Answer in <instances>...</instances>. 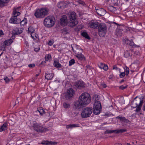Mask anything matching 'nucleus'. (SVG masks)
I'll return each mask as SVG.
<instances>
[{
    "label": "nucleus",
    "mask_w": 145,
    "mask_h": 145,
    "mask_svg": "<svg viewBox=\"0 0 145 145\" xmlns=\"http://www.w3.org/2000/svg\"><path fill=\"white\" fill-rule=\"evenodd\" d=\"M20 8V7H14L13 11V16L9 20V22L10 23L17 24L20 22V19L18 18V16L20 14V13L18 11V10Z\"/></svg>",
    "instance_id": "obj_1"
},
{
    "label": "nucleus",
    "mask_w": 145,
    "mask_h": 145,
    "mask_svg": "<svg viewBox=\"0 0 145 145\" xmlns=\"http://www.w3.org/2000/svg\"><path fill=\"white\" fill-rule=\"evenodd\" d=\"M78 99L85 106L87 105L90 102L91 97L89 93L85 92L83 93L79 97Z\"/></svg>",
    "instance_id": "obj_2"
},
{
    "label": "nucleus",
    "mask_w": 145,
    "mask_h": 145,
    "mask_svg": "<svg viewBox=\"0 0 145 145\" xmlns=\"http://www.w3.org/2000/svg\"><path fill=\"white\" fill-rule=\"evenodd\" d=\"M49 12V9L47 8H41L37 9L34 14L35 16L37 18H43L45 16L47 15Z\"/></svg>",
    "instance_id": "obj_3"
},
{
    "label": "nucleus",
    "mask_w": 145,
    "mask_h": 145,
    "mask_svg": "<svg viewBox=\"0 0 145 145\" xmlns=\"http://www.w3.org/2000/svg\"><path fill=\"white\" fill-rule=\"evenodd\" d=\"M136 98L134 99L133 101L131 103V106L133 108H136L135 110L136 112H139L141 110L143 101L140 99L137 100L135 99Z\"/></svg>",
    "instance_id": "obj_4"
},
{
    "label": "nucleus",
    "mask_w": 145,
    "mask_h": 145,
    "mask_svg": "<svg viewBox=\"0 0 145 145\" xmlns=\"http://www.w3.org/2000/svg\"><path fill=\"white\" fill-rule=\"evenodd\" d=\"M33 127L34 129L39 132L43 133L48 131V129L44 127L41 124L34 121L33 123Z\"/></svg>",
    "instance_id": "obj_5"
},
{
    "label": "nucleus",
    "mask_w": 145,
    "mask_h": 145,
    "mask_svg": "<svg viewBox=\"0 0 145 145\" xmlns=\"http://www.w3.org/2000/svg\"><path fill=\"white\" fill-rule=\"evenodd\" d=\"M55 21L52 16H48L45 18L44 21V25L47 27H51L54 26Z\"/></svg>",
    "instance_id": "obj_6"
},
{
    "label": "nucleus",
    "mask_w": 145,
    "mask_h": 145,
    "mask_svg": "<svg viewBox=\"0 0 145 145\" xmlns=\"http://www.w3.org/2000/svg\"><path fill=\"white\" fill-rule=\"evenodd\" d=\"M92 108L91 107H86L84 108L81 114L83 118H86L89 117L92 112Z\"/></svg>",
    "instance_id": "obj_7"
},
{
    "label": "nucleus",
    "mask_w": 145,
    "mask_h": 145,
    "mask_svg": "<svg viewBox=\"0 0 145 145\" xmlns=\"http://www.w3.org/2000/svg\"><path fill=\"white\" fill-rule=\"evenodd\" d=\"M70 22L68 23L69 26L73 27L78 23V22L76 20V15L74 12H72L69 16Z\"/></svg>",
    "instance_id": "obj_8"
},
{
    "label": "nucleus",
    "mask_w": 145,
    "mask_h": 145,
    "mask_svg": "<svg viewBox=\"0 0 145 145\" xmlns=\"http://www.w3.org/2000/svg\"><path fill=\"white\" fill-rule=\"evenodd\" d=\"M98 28V33L99 36L101 37H103L105 35L107 29L106 24L103 23L100 24L99 25Z\"/></svg>",
    "instance_id": "obj_9"
},
{
    "label": "nucleus",
    "mask_w": 145,
    "mask_h": 145,
    "mask_svg": "<svg viewBox=\"0 0 145 145\" xmlns=\"http://www.w3.org/2000/svg\"><path fill=\"white\" fill-rule=\"evenodd\" d=\"M101 109V106L100 102L98 101H96L95 102L93 106V113L95 115H98L100 113Z\"/></svg>",
    "instance_id": "obj_10"
},
{
    "label": "nucleus",
    "mask_w": 145,
    "mask_h": 145,
    "mask_svg": "<svg viewBox=\"0 0 145 145\" xmlns=\"http://www.w3.org/2000/svg\"><path fill=\"white\" fill-rule=\"evenodd\" d=\"M84 107V106L79 99L77 101L75 102L74 103L73 107L76 110H79Z\"/></svg>",
    "instance_id": "obj_11"
},
{
    "label": "nucleus",
    "mask_w": 145,
    "mask_h": 145,
    "mask_svg": "<svg viewBox=\"0 0 145 145\" xmlns=\"http://www.w3.org/2000/svg\"><path fill=\"white\" fill-rule=\"evenodd\" d=\"M74 92L72 89L71 88L68 89L67 91L65 97L67 99H69L74 96Z\"/></svg>",
    "instance_id": "obj_12"
},
{
    "label": "nucleus",
    "mask_w": 145,
    "mask_h": 145,
    "mask_svg": "<svg viewBox=\"0 0 145 145\" xmlns=\"http://www.w3.org/2000/svg\"><path fill=\"white\" fill-rule=\"evenodd\" d=\"M97 13L101 16H103L106 13V11L103 8H95Z\"/></svg>",
    "instance_id": "obj_13"
},
{
    "label": "nucleus",
    "mask_w": 145,
    "mask_h": 145,
    "mask_svg": "<svg viewBox=\"0 0 145 145\" xmlns=\"http://www.w3.org/2000/svg\"><path fill=\"white\" fill-rule=\"evenodd\" d=\"M67 20L66 16L63 15L60 19V24L63 26H65L67 24Z\"/></svg>",
    "instance_id": "obj_14"
},
{
    "label": "nucleus",
    "mask_w": 145,
    "mask_h": 145,
    "mask_svg": "<svg viewBox=\"0 0 145 145\" xmlns=\"http://www.w3.org/2000/svg\"><path fill=\"white\" fill-rule=\"evenodd\" d=\"M23 30V29L22 28L16 27L13 29L12 33L14 35L20 34L22 32Z\"/></svg>",
    "instance_id": "obj_15"
},
{
    "label": "nucleus",
    "mask_w": 145,
    "mask_h": 145,
    "mask_svg": "<svg viewBox=\"0 0 145 145\" xmlns=\"http://www.w3.org/2000/svg\"><path fill=\"white\" fill-rule=\"evenodd\" d=\"M85 84L82 81H77L75 83V86L76 87L79 88H83L85 86Z\"/></svg>",
    "instance_id": "obj_16"
},
{
    "label": "nucleus",
    "mask_w": 145,
    "mask_h": 145,
    "mask_svg": "<svg viewBox=\"0 0 145 145\" xmlns=\"http://www.w3.org/2000/svg\"><path fill=\"white\" fill-rule=\"evenodd\" d=\"M116 119H119L120 121L122 122H124L127 123H129L131 122L129 120L126 118L124 117H122L119 116L116 117Z\"/></svg>",
    "instance_id": "obj_17"
},
{
    "label": "nucleus",
    "mask_w": 145,
    "mask_h": 145,
    "mask_svg": "<svg viewBox=\"0 0 145 145\" xmlns=\"http://www.w3.org/2000/svg\"><path fill=\"white\" fill-rule=\"evenodd\" d=\"M72 49L76 55L80 54V53H82L83 52L82 49L78 48L77 46H76L74 48L72 47Z\"/></svg>",
    "instance_id": "obj_18"
},
{
    "label": "nucleus",
    "mask_w": 145,
    "mask_h": 145,
    "mask_svg": "<svg viewBox=\"0 0 145 145\" xmlns=\"http://www.w3.org/2000/svg\"><path fill=\"white\" fill-rule=\"evenodd\" d=\"M57 142H56L49 141H42L41 144H45L46 145H53L57 144Z\"/></svg>",
    "instance_id": "obj_19"
},
{
    "label": "nucleus",
    "mask_w": 145,
    "mask_h": 145,
    "mask_svg": "<svg viewBox=\"0 0 145 145\" xmlns=\"http://www.w3.org/2000/svg\"><path fill=\"white\" fill-rule=\"evenodd\" d=\"M8 126V123L7 122L5 123L1 127H0V132H1L7 130Z\"/></svg>",
    "instance_id": "obj_20"
},
{
    "label": "nucleus",
    "mask_w": 145,
    "mask_h": 145,
    "mask_svg": "<svg viewBox=\"0 0 145 145\" xmlns=\"http://www.w3.org/2000/svg\"><path fill=\"white\" fill-rule=\"evenodd\" d=\"M14 41V39L10 38L5 40L4 42V44L7 46L10 45Z\"/></svg>",
    "instance_id": "obj_21"
},
{
    "label": "nucleus",
    "mask_w": 145,
    "mask_h": 145,
    "mask_svg": "<svg viewBox=\"0 0 145 145\" xmlns=\"http://www.w3.org/2000/svg\"><path fill=\"white\" fill-rule=\"evenodd\" d=\"M54 76V74L52 73H46L45 78L48 80H50L53 78Z\"/></svg>",
    "instance_id": "obj_22"
},
{
    "label": "nucleus",
    "mask_w": 145,
    "mask_h": 145,
    "mask_svg": "<svg viewBox=\"0 0 145 145\" xmlns=\"http://www.w3.org/2000/svg\"><path fill=\"white\" fill-rule=\"evenodd\" d=\"M97 22H91L89 26L91 28L95 29L97 27H98L99 26Z\"/></svg>",
    "instance_id": "obj_23"
},
{
    "label": "nucleus",
    "mask_w": 145,
    "mask_h": 145,
    "mask_svg": "<svg viewBox=\"0 0 145 145\" xmlns=\"http://www.w3.org/2000/svg\"><path fill=\"white\" fill-rule=\"evenodd\" d=\"M76 56L79 60H81L85 59L84 56L82 54V53H80V54L76 55Z\"/></svg>",
    "instance_id": "obj_24"
},
{
    "label": "nucleus",
    "mask_w": 145,
    "mask_h": 145,
    "mask_svg": "<svg viewBox=\"0 0 145 145\" xmlns=\"http://www.w3.org/2000/svg\"><path fill=\"white\" fill-rule=\"evenodd\" d=\"M79 125L78 124H72L67 125L66 126V128L67 129L72 128L73 127H79Z\"/></svg>",
    "instance_id": "obj_25"
},
{
    "label": "nucleus",
    "mask_w": 145,
    "mask_h": 145,
    "mask_svg": "<svg viewBox=\"0 0 145 145\" xmlns=\"http://www.w3.org/2000/svg\"><path fill=\"white\" fill-rule=\"evenodd\" d=\"M131 50H126L125 51L124 54V56L125 57L127 58L129 56H131L132 54H131Z\"/></svg>",
    "instance_id": "obj_26"
},
{
    "label": "nucleus",
    "mask_w": 145,
    "mask_h": 145,
    "mask_svg": "<svg viewBox=\"0 0 145 145\" xmlns=\"http://www.w3.org/2000/svg\"><path fill=\"white\" fill-rule=\"evenodd\" d=\"M123 41L125 42V43L127 44H129L131 46L133 45V42L132 40H129L127 39H125L123 40Z\"/></svg>",
    "instance_id": "obj_27"
},
{
    "label": "nucleus",
    "mask_w": 145,
    "mask_h": 145,
    "mask_svg": "<svg viewBox=\"0 0 145 145\" xmlns=\"http://www.w3.org/2000/svg\"><path fill=\"white\" fill-rule=\"evenodd\" d=\"M9 0H0V7H2L5 3H8Z\"/></svg>",
    "instance_id": "obj_28"
},
{
    "label": "nucleus",
    "mask_w": 145,
    "mask_h": 145,
    "mask_svg": "<svg viewBox=\"0 0 145 145\" xmlns=\"http://www.w3.org/2000/svg\"><path fill=\"white\" fill-rule=\"evenodd\" d=\"M81 35L85 37L86 38L88 39H90V37L88 34L86 32H83L81 33Z\"/></svg>",
    "instance_id": "obj_29"
},
{
    "label": "nucleus",
    "mask_w": 145,
    "mask_h": 145,
    "mask_svg": "<svg viewBox=\"0 0 145 145\" xmlns=\"http://www.w3.org/2000/svg\"><path fill=\"white\" fill-rule=\"evenodd\" d=\"M54 65L55 67H57L60 68L61 67V65L59 63V62L55 60L54 61Z\"/></svg>",
    "instance_id": "obj_30"
},
{
    "label": "nucleus",
    "mask_w": 145,
    "mask_h": 145,
    "mask_svg": "<svg viewBox=\"0 0 145 145\" xmlns=\"http://www.w3.org/2000/svg\"><path fill=\"white\" fill-rule=\"evenodd\" d=\"M35 29L32 26H30L28 29V33H31L34 32Z\"/></svg>",
    "instance_id": "obj_31"
},
{
    "label": "nucleus",
    "mask_w": 145,
    "mask_h": 145,
    "mask_svg": "<svg viewBox=\"0 0 145 145\" xmlns=\"http://www.w3.org/2000/svg\"><path fill=\"white\" fill-rule=\"evenodd\" d=\"M108 9L109 11L111 12L114 11L116 10V8L112 6H110L108 7Z\"/></svg>",
    "instance_id": "obj_32"
},
{
    "label": "nucleus",
    "mask_w": 145,
    "mask_h": 145,
    "mask_svg": "<svg viewBox=\"0 0 145 145\" xmlns=\"http://www.w3.org/2000/svg\"><path fill=\"white\" fill-rule=\"evenodd\" d=\"M127 131V130L125 129H121L119 130H115L116 133H123Z\"/></svg>",
    "instance_id": "obj_33"
},
{
    "label": "nucleus",
    "mask_w": 145,
    "mask_h": 145,
    "mask_svg": "<svg viewBox=\"0 0 145 145\" xmlns=\"http://www.w3.org/2000/svg\"><path fill=\"white\" fill-rule=\"evenodd\" d=\"M6 46L7 45L5 44L4 43L0 47V50H1L5 51L7 47Z\"/></svg>",
    "instance_id": "obj_34"
},
{
    "label": "nucleus",
    "mask_w": 145,
    "mask_h": 145,
    "mask_svg": "<svg viewBox=\"0 0 145 145\" xmlns=\"http://www.w3.org/2000/svg\"><path fill=\"white\" fill-rule=\"evenodd\" d=\"M114 132H115V130L112 131L110 130H107L105 132L104 134L112 133Z\"/></svg>",
    "instance_id": "obj_35"
},
{
    "label": "nucleus",
    "mask_w": 145,
    "mask_h": 145,
    "mask_svg": "<svg viewBox=\"0 0 145 145\" xmlns=\"http://www.w3.org/2000/svg\"><path fill=\"white\" fill-rule=\"evenodd\" d=\"M63 105L64 108H68L70 107V104L67 103L65 102L63 103Z\"/></svg>",
    "instance_id": "obj_36"
},
{
    "label": "nucleus",
    "mask_w": 145,
    "mask_h": 145,
    "mask_svg": "<svg viewBox=\"0 0 145 145\" xmlns=\"http://www.w3.org/2000/svg\"><path fill=\"white\" fill-rule=\"evenodd\" d=\"M27 20L26 18H24L23 20L21 21H20V25H24L25 24H26L27 23Z\"/></svg>",
    "instance_id": "obj_37"
},
{
    "label": "nucleus",
    "mask_w": 145,
    "mask_h": 145,
    "mask_svg": "<svg viewBox=\"0 0 145 145\" xmlns=\"http://www.w3.org/2000/svg\"><path fill=\"white\" fill-rule=\"evenodd\" d=\"M31 37L33 39H35V37L37 38V35L34 32L30 33Z\"/></svg>",
    "instance_id": "obj_38"
},
{
    "label": "nucleus",
    "mask_w": 145,
    "mask_h": 145,
    "mask_svg": "<svg viewBox=\"0 0 145 145\" xmlns=\"http://www.w3.org/2000/svg\"><path fill=\"white\" fill-rule=\"evenodd\" d=\"M51 58V55L50 54H47L45 57V60L46 61H48Z\"/></svg>",
    "instance_id": "obj_39"
},
{
    "label": "nucleus",
    "mask_w": 145,
    "mask_h": 145,
    "mask_svg": "<svg viewBox=\"0 0 145 145\" xmlns=\"http://www.w3.org/2000/svg\"><path fill=\"white\" fill-rule=\"evenodd\" d=\"M38 111L39 112L40 114L42 115L43 112V110L42 107H40L38 110Z\"/></svg>",
    "instance_id": "obj_40"
},
{
    "label": "nucleus",
    "mask_w": 145,
    "mask_h": 145,
    "mask_svg": "<svg viewBox=\"0 0 145 145\" xmlns=\"http://www.w3.org/2000/svg\"><path fill=\"white\" fill-rule=\"evenodd\" d=\"M75 63L74 60V59H72L70 60L69 61V66H71L73 64Z\"/></svg>",
    "instance_id": "obj_41"
},
{
    "label": "nucleus",
    "mask_w": 145,
    "mask_h": 145,
    "mask_svg": "<svg viewBox=\"0 0 145 145\" xmlns=\"http://www.w3.org/2000/svg\"><path fill=\"white\" fill-rule=\"evenodd\" d=\"M63 2H61L59 3L57 5L58 7L59 8H61L62 7H63Z\"/></svg>",
    "instance_id": "obj_42"
},
{
    "label": "nucleus",
    "mask_w": 145,
    "mask_h": 145,
    "mask_svg": "<svg viewBox=\"0 0 145 145\" xmlns=\"http://www.w3.org/2000/svg\"><path fill=\"white\" fill-rule=\"evenodd\" d=\"M4 79L6 83H8L10 81L9 79L7 77H4Z\"/></svg>",
    "instance_id": "obj_43"
},
{
    "label": "nucleus",
    "mask_w": 145,
    "mask_h": 145,
    "mask_svg": "<svg viewBox=\"0 0 145 145\" xmlns=\"http://www.w3.org/2000/svg\"><path fill=\"white\" fill-rule=\"evenodd\" d=\"M125 72L126 73V74L127 75L129 74V68L127 67H125Z\"/></svg>",
    "instance_id": "obj_44"
},
{
    "label": "nucleus",
    "mask_w": 145,
    "mask_h": 145,
    "mask_svg": "<svg viewBox=\"0 0 145 145\" xmlns=\"http://www.w3.org/2000/svg\"><path fill=\"white\" fill-rule=\"evenodd\" d=\"M125 72H121L120 74V76L121 78H123L125 76Z\"/></svg>",
    "instance_id": "obj_45"
},
{
    "label": "nucleus",
    "mask_w": 145,
    "mask_h": 145,
    "mask_svg": "<svg viewBox=\"0 0 145 145\" xmlns=\"http://www.w3.org/2000/svg\"><path fill=\"white\" fill-rule=\"evenodd\" d=\"M40 47L39 46H37L36 47L34 48V50L36 52H38L40 50Z\"/></svg>",
    "instance_id": "obj_46"
},
{
    "label": "nucleus",
    "mask_w": 145,
    "mask_h": 145,
    "mask_svg": "<svg viewBox=\"0 0 145 145\" xmlns=\"http://www.w3.org/2000/svg\"><path fill=\"white\" fill-rule=\"evenodd\" d=\"M104 65L105 64L102 63H100V64L99 65V67L101 69H103Z\"/></svg>",
    "instance_id": "obj_47"
},
{
    "label": "nucleus",
    "mask_w": 145,
    "mask_h": 145,
    "mask_svg": "<svg viewBox=\"0 0 145 145\" xmlns=\"http://www.w3.org/2000/svg\"><path fill=\"white\" fill-rule=\"evenodd\" d=\"M127 88V86H124L123 85H122V86H120L119 87V88L120 89H121L122 90H123V89H125Z\"/></svg>",
    "instance_id": "obj_48"
},
{
    "label": "nucleus",
    "mask_w": 145,
    "mask_h": 145,
    "mask_svg": "<svg viewBox=\"0 0 145 145\" xmlns=\"http://www.w3.org/2000/svg\"><path fill=\"white\" fill-rule=\"evenodd\" d=\"M113 69H116V70H120V69L118 68L116 66V65H114L113 66Z\"/></svg>",
    "instance_id": "obj_49"
},
{
    "label": "nucleus",
    "mask_w": 145,
    "mask_h": 145,
    "mask_svg": "<svg viewBox=\"0 0 145 145\" xmlns=\"http://www.w3.org/2000/svg\"><path fill=\"white\" fill-rule=\"evenodd\" d=\"M108 69V67L107 65L105 64L103 69L105 71H106Z\"/></svg>",
    "instance_id": "obj_50"
},
{
    "label": "nucleus",
    "mask_w": 145,
    "mask_h": 145,
    "mask_svg": "<svg viewBox=\"0 0 145 145\" xmlns=\"http://www.w3.org/2000/svg\"><path fill=\"white\" fill-rule=\"evenodd\" d=\"M28 67L30 68H33L35 67V65L34 63L30 64L28 65Z\"/></svg>",
    "instance_id": "obj_51"
},
{
    "label": "nucleus",
    "mask_w": 145,
    "mask_h": 145,
    "mask_svg": "<svg viewBox=\"0 0 145 145\" xmlns=\"http://www.w3.org/2000/svg\"><path fill=\"white\" fill-rule=\"evenodd\" d=\"M53 41L50 40L48 42V45L50 46H51L53 44Z\"/></svg>",
    "instance_id": "obj_52"
},
{
    "label": "nucleus",
    "mask_w": 145,
    "mask_h": 145,
    "mask_svg": "<svg viewBox=\"0 0 145 145\" xmlns=\"http://www.w3.org/2000/svg\"><path fill=\"white\" fill-rule=\"evenodd\" d=\"M78 2L80 4H83L84 2L81 0H78Z\"/></svg>",
    "instance_id": "obj_53"
},
{
    "label": "nucleus",
    "mask_w": 145,
    "mask_h": 145,
    "mask_svg": "<svg viewBox=\"0 0 145 145\" xmlns=\"http://www.w3.org/2000/svg\"><path fill=\"white\" fill-rule=\"evenodd\" d=\"M102 86L104 88H105L106 87V85L105 84H101Z\"/></svg>",
    "instance_id": "obj_54"
},
{
    "label": "nucleus",
    "mask_w": 145,
    "mask_h": 145,
    "mask_svg": "<svg viewBox=\"0 0 145 145\" xmlns=\"http://www.w3.org/2000/svg\"><path fill=\"white\" fill-rule=\"evenodd\" d=\"M142 110L144 111H145V103L144 104L143 107H142Z\"/></svg>",
    "instance_id": "obj_55"
},
{
    "label": "nucleus",
    "mask_w": 145,
    "mask_h": 145,
    "mask_svg": "<svg viewBox=\"0 0 145 145\" xmlns=\"http://www.w3.org/2000/svg\"><path fill=\"white\" fill-rule=\"evenodd\" d=\"M0 34L1 35H3V32L2 30H1L0 31Z\"/></svg>",
    "instance_id": "obj_56"
},
{
    "label": "nucleus",
    "mask_w": 145,
    "mask_h": 145,
    "mask_svg": "<svg viewBox=\"0 0 145 145\" xmlns=\"http://www.w3.org/2000/svg\"><path fill=\"white\" fill-rule=\"evenodd\" d=\"M114 145H121V144L120 143H117L116 144Z\"/></svg>",
    "instance_id": "obj_57"
},
{
    "label": "nucleus",
    "mask_w": 145,
    "mask_h": 145,
    "mask_svg": "<svg viewBox=\"0 0 145 145\" xmlns=\"http://www.w3.org/2000/svg\"><path fill=\"white\" fill-rule=\"evenodd\" d=\"M25 44L26 46H28V43L27 42H25Z\"/></svg>",
    "instance_id": "obj_58"
},
{
    "label": "nucleus",
    "mask_w": 145,
    "mask_h": 145,
    "mask_svg": "<svg viewBox=\"0 0 145 145\" xmlns=\"http://www.w3.org/2000/svg\"><path fill=\"white\" fill-rule=\"evenodd\" d=\"M124 80H121L120 82V83H121L122 82H124Z\"/></svg>",
    "instance_id": "obj_59"
},
{
    "label": "nucleus",
    "mask_w": 145,
    "mask_h": 145,
    "mask_svg": "<svg viewBox=\"0 0 145 145\" xmlns=\"http://www.w3.org/2000/svg\"><path fill=\"white\" fill-rule=\"evenodd\" d=\"M125 2H127L129 0H124Z\"/></svg>",
    "instance_id": "obj_60"
},
{
    "label": "nucleus",
    "mask_w": 145,
    "mask_h": 145,
    "mask_svg": "<svg viewBox=\"0 0 145 145\" xmlns=\"http://www.w3.org/2000/svg\"><path fill=\"white\" fill-rule=\"evenodd\" d=\"M45 113V111H44V110H43V114H44V113Z\"/></svg>",
    "instance_id": "obj_61"
},
{
    "label": "nucleus",
    "mask_w": 145,
    "mask_h": 145,
    "mask_svg": "<svg viewBox=\"0 0 145 145\" xmlns=\"http://www.w3.org/2000/svg\"><path fill=\"white\" fill-rule=\"evenodd\" d=\"M3 53V52H2L1 54H0V56H1V55Z\"/></svg>",
    "instance_id": "obj_62"
},
{
    "label": "nucleus",
    "mask_w": 145,
    "mask_h": 145,
    "mask_svg": "<svg viewBox=\"0 0 145 145\" xmlns=\"http://www.w3.org/2000/svg\"><path fill=\"white\" fill-rule=\"evenodd\" d=\"M34 80L33 79H32V80H31V81L32 82H33L34 81Z\"/></svg>",
    "instance_id": "obj_63"
},
{
    "label": "nucleus",
    "mask_w": 145,
    "mask_h": 145,
    "mask_svg": "<svg viewBox=\"0 0 145 145\" xmlns=\"http://www.w3.org/2000/svg\"><path fill=\"white\" fill-rule=\"evenodd\" d=\"M89 66H86V67H87V68H88V67H89Z\"/></svg>",
    "instance_id": "obj_64"
}]
</instances>
